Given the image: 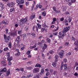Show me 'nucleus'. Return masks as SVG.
<instances>
[{
	"instance_id": "f257e3e1",
	"label": "nucleus",
	"mask_w": 78,
	"mask_h": 78,
	"mask_svg": "<svg viewBox=\"0 0 78 78\" xmlns=\"http://www.w3.org/2000/svg\"><path fill=\"white\" fill-rule=\"evenodd\" d=\"M70 29V27L67 26L66 28H65L63 30V32H60L59 33V35H58V37L59 39H63L64 37L66 36V33L69 31Z\"/></svg>"
},
{
	"instance_id": "f03ea898",
	"label": "nucleus",
	"mask_w": 78,
	"mask_h": 78,
	"mask_svg": "<svg viewBox=\"0 0 78 78\" xmlns=\"http://www.w3.org/2000/svg\"><path fill=\"white\" fill-rule=\"evenodd\" d=\"M63 67V70L64 72L66 71L68 69V67L67 66V65L66 64H65L64 65V62H62L61 65L60 67L61 70H62V69Z\"/></svg>"
},
{
	"instance_id": "7ed1b4c3",
	"label": "nucleus",
	"mask_w": 78,
	"mask_h": 78,
	"mask_svg": "<svg viewBox=\"0 0 78 78\" xmlns=\"http://www.w3.org/2000/svg\"><path fill=\"white\" fill-rule=\"evenodd\" d=\"M4 38L5 42H8L9 41L10 39H11V37H7L5 34L4 35Z\"/></svg>"
},
{
	"instance_id": "20e7f679",
	"label": "nucleus",
	"mask_w": 78,
	"mask_h": 78,
	"mask_svg": "<svg viewBox=\"0 0 78 78\" xmlns=\"http://www.w3.org/2000/svg\"><path fill=\"white\" fill-rule=\"evenodd\" d=\"M28 21V18L27 17L25 18H23L21 19V22L24 24H26V23Z\"/></svg>"
},
{
	"instance_id": "39448f33",
	"label": "nucleus",
	"mask_w": 78,
	"mask_h": 78,
	"mask_svg": "<svg viewBox=\"0 0 78 78\" xmlns=\"http://www.w3.org/2000/svg\"><path fill=\"white\" fill-rule=\"evenodd\" d=\"M6 55L7 56L8 61H12V57H10V55L9 54V53H7Z\"/></svg>"
},
{
	"instance_id": "423d86ee",
	"label": "nucleus",
	"mask_w": 78,
	"mask_h": 78,
	"mask_svg": "<svg viewBox=\"0 0 78 78\" xmlns=\"http://www.w3.org/2000/svg\"><path fill=\"white\" fill-rule=\"evenodd\" d=\"M64 51L63 50H62L59 53V56L60 58H63L64 56Z\"/></svg>"
},
{
	"instance_id": "0eeeda50",
	"label": "nucleus",
	"mask_w": 78,
	"mask_h": 78,
	"mask_svg": "<svg viewBox=\"0 0 78 78\" xmlns=\"http://www.w3.org/2000/svg\"><path fill=\"white\" fill-rule=\"evenodd\" d=\"M39 72V68H35L33 70V73H36Z\"/></svg>"
},
{
	"instance_id": "6e6552de",
	"label": "nucleus",
	"mask_w": 78,
	"mask_h": 78,
	"mask_svg": "<svg viewBox=\"0 0 78 78\" xmlns=\"http://www.w3.org/2000/svg\"><path fill=\"white\" fill-rule=\"evenodd\" d=\"M37 26H36V31H37V32H38L39 29H40V28H41V25L39 23H37Z\"/></svg>"
},
{
	"instance_id": "1a4fd4ad",
	"label": "nucleus",
	"mask_w": 78,
	"mask_h": 78,
	"mask_svg": "<svg viewBox=\"0 0 78 78\" xmlns=\"http://www.w3.org/2000/svg\"><path fill=\"white\" fill-rule=\"evenodd\" d=\"M37 46V44H35V45L34 46H30V49H33V48H34V50L37 51V48H36V47Z\"/></svg>"
},
{
	"instance_id": "9d476101",
	"label": "nucleus",
	"mask_w": 78,
	"mask_h": 78,
	"mask_svg": "<svg viewBox=\"0 0 78 78\" xmlns=\"http://www.w3.org/2000/svg\"><path fill=\"white\" fill-rule=\"evenodd\" d=\"M39 7V8H41L42 7V6L41 5H40V4H37L36 5V7L34 9V10H36V9H37Z\"/></svg>"
},
{
	"instance_id": "9b49d317",
	"label": "nucleus",
	"mask_w": 78,
	"mask_h": 78,
	"mask_svg": "<svg viewBox=\"0 0 78 78\" xmlns=\"http://www.w3.org/2000/svg\"><path fill=\"white\" fill-rule=\"evenodd\" d=\"M18 4H23L24 3V0H19L17 2Z\"/></svg>"
},
{
	"instance_id": "f8f14e48",
	"label": "nucleus",
	"mask_w": 78,
	"mask_h": 78,
	"mask_svg": "<svg viewBox=\"0 0 78 78\" xmlns=\"http://www.w3.org/2000/svg\"><path fill=\"white\" fill-rule=\"evenodd\" d=\"M2 23H4V24H5L6 25H7V24H8L9 22L8 21V20H4L3 21Z\"/></svg>"
},
{
	"instance_id": "ddd939ff",
	"label": "nucleus",
	"mask_w": 78,
	"mask_h": 78,
	"mask_svg": "<svg viewBox=\"0 0 78 78\" xmlns=\"http://www.w3.org/2000/svg\"><path fill=\"white\" fill-rule=\"evenodd\" d=\"M44 46L42 48V50L43 51H44L45 50V49H46V48H47V47H48V46H47V44H44Z\"/></svg>"
},
{
	"instance_id": "4468645a",
	"label": "nucleus",
	"mask_w": 78,
	"mask_h": 78,
	"mask_svg": "<svg viewBox=\"0 0 78 78\" xmlns=\"http://www.w3.org/2000/svg\"><path fill=\"white\" fill-rule=\"evenodd\" d=\"M35 17H36V15H34V13H32V15L30 17V18L31 19V20H33V19H34Z\"/></svg>"
},
{
	"instance_id": "2eb2a0df",
	"label": "nucleus",
	"mask_w": 78,
	"mask_h": 78,
	"mask_svg": "<svg viewBox=\"0 0 78 78\" xmlns=\"http://www.w3.org/2000/svg\"><path fill=\"white\" fill-rule=\"evenodd\" d=\"M3 6H4V5H3V3L0 2V7H1L2 9H4Z\"/></svg>"
},
{
	"instance_id": "dca6fc26",
	"label": "nucleus",
	"mask_w": 78,
	"mask_h": 78,
	"mask_svg": "<svg viewBox=\"0 0 78 78\" xmlns=\"http://www.w3.org/2000/svg\"><path fill=\"white\" fill-rule=\"evenodd\" d=\"M26 68L27 70H31L33 69V67L31 66H30L29 67H26Z\"/></svg>"
},
{
	"instance_id": "f3484780",
	"label": "nucleus",
	"mask_w": 78,
	"mask_h": 78,
	"mask_svg": "<svg viewBox=\"0 0 78 78\" xmlns=\"http://www.w3.org/2000/svg\"><path fill=\"white\" fill-rule=\"evenodd\" d=\"M33 78H40L39 77V74L38 73L36 74V76H34Z\"/></svg>"
},
{
	"instance_id": "a211bd4d",
	"label": "nucleus",
	"mask_w": 78,
	"mask_h": 78,
	"mask_svg": "<svg viewBox=\"0 0 78 78\" xmlns=\"http://www.w3.org/2000/svg\"><path fill=\"white\" fill-rule=\"evenodd\" d=\"M14 2H11V3H10V8H12L13 7V6H14Z\"/></svg>"
},
{
	"instance_id": "6ab92c4d",
	"label": "nucleus",
	"mask_w": 78,
	"mask_h": 78,
	"mask_svg": "<svg viewBox=\"0 0 78 78\" xmlns=\"http://www.w3.org/2000/svg\"><path fill=\"white\" fill-rule=\"evenodd\" d=\"M35 67H39L40 68V67H41V65L39 63H37L36 64V65L35 66Z\"/></svg>"
},
{
	"instance_id": "aec40b11",
	"label": "nucleus",
	"mask_w": 78,
	"mask_h": 78,
	"mask_svg": "<svg viewBox=\"0 0 78 78\" xmlns=\"http://www.w3.org/2000/svg\"><path fill=\"white\" fill-rule=\"evenodd\" d=\"M58 73V72L56 71H55L53 73V75H55V76H57Z\"/></svg>"
},
{
	"instance_id": "412c9836",
	"label": "nucleus",
	"mask_w": 78,
	"mask_h": 78,
	"mask_svg": "<svg viewBox=\"0 0 78 78\" xmlns=\"http://www.w3.org/2000/svg\"><path fill=\"white\" fill-rule=\"evenodd\" d=\"M53 37V35L52 34V33H50L49 34V38H51V37Z\"/></svg>"
},
{
	"instance_id": "4be33fe9",
	"label": "nucleus",
	"mask_w": 78,
	"mask_h": 78,
	"mask_svg": "<svg viewBox=\"0 0 78 78\" xmlns=\"http://www.w3.org/2000/svg\"><path fill=\"white\" fill-rule=\"evenodd\" d=\"M44 69H41V73H40V75H41V73H44Z\"/></svg>"
},
{
	"instance_id": "5701e85b",
	"label": "nucleus",
	"mask_w": 78,
	"mask_h": 78,
	"mask_svg": "<svg viewBox=\"0 0 78 78\" xmlns=\"http://www.w3.org/2000/svg\"><path fill=\"white\" fill-rule=\"evenodd\" d=\"M6 70V68H4L3 69L1 70V72H5Z\"/></svg>"
},
{
	"instance_id": "b1692460",
	"label": "nucleus",
	"mask_w": 78,
	"mask_h": 78,
	"mask_svg": "<svg viewBox=\"0 0 78 78\" xmlns=\"http://www.w3.org/2000/svg\"><path fill=\"white\" fill-rule=\"evenodd\" d=\"M6 73L7 76H8L10 74V70H8V71H6Z\"/></svg>"
},
{
	"instance_id": "393cba45",
	"label": "nucleus",
	"mask_w": 78,
	"mask_h": 78,
	"mask_svg": "<svg viewBox=\"0 0 78 78\" xmlns=\"http://www.w3.org/2000/svg\"><path fill=\"white\" fill-rule=\"evenodd\" d=\"M14 11H15V9L14 8H11L10 9V12H13Z\"/></svg>"
},
{
	"instance_id": "a878e982",
	"label": "nucleus",
	"mask_w": 78,
	"mask_h": 78,
	"mask_svg": "<svg viewBox=\"0 0 78 78\" xmlns=\"http://www.w3.org/2000/svg\"><path fill=\"white\" fill-rule=\"evenodd\" d=\"M52 65L53 66V67H56V65H57V64H56L55 62H53Z\"/></svg>"
},
{
	"instance_id": "bb28decb",
	"label": "nucleus",
	"mask_w": 78,
	"mask_h": 78,
	"mask_svg": "<svg viewBox=\"0 0 78 78\" xmlns=\"http://www.w3.org/2000/svg\"><path fill=\"white\" fill-rule=\"evenodd\" d=\"M16 41L17 42V43L18 44V46H20V44H19V40H17V39L16 38Z\"/></svg>"
},
{
	"instance_id": "cd10ccee",
	"label": "nucleus",
	"mask_w": 78,
	"mask_h": 78,
	"mask_svg": "<svg viewBox=\"0 0 78 78\" xmlns=\"http://www.w3.org/2000/svg\"><path fill=\"white\" fill-rule=\"evenodd\" d=\"M20 55V52H17L16 54H15V55L16 56H19V55Z\"/></svg>"
},
{
	"instance_id": "c85d7f7f",
	"label": "nucleus",
	"mask_w": 78,
	"mask_h": 78,
	"mask_svg": "<svg viewBox=\"0 0 78 78\" xmlns=\"http://www.w3.org/2000/svg\"><path fill=\"white\" fill-rule=\"evenodd\" d=\"M11 35H12V36H14L15 35H16L17 34V33L16 32V31L14 32H12L11 34Z\"/></svg>"
},
{
	"instance_id": "c756f323",
	"label": "nucleus",
	"mask_w": 78,
	"mask_h": 78,
	"mask_svg": "<svg viewBox=\"0 0 78 78\" xmlns=\"http://www.w3.org/2000/svg\"><path fill=\"white\" fill-rule=\"evenodd\" d=\"M47 42H48V43H50V42L51 41L50 40V38H48L46 40Z\"/></svg>"
},
{
	"instance_id": "7c9ffc66",
	"label": "nucleus",
	"mask_w": 78,
	"mask_h": 78,
	"mask_svg": "<svg viewBox=\"0 0 78 78\" xmlns=\"http://www.w3.org/2000/svg\"><path fill=\"white\" fill-rule=\"evenodd\" d=\"M74 44L75 45H78V40H77L74 42Z\"/></svg>"
},
{
	"instance_id": "2f4dec72",
	"label": "nucleus",
	"mask_w": 78,
	"mask_h": 78,
	"mask_svg": "<svg viewBox=\"0 0 78 78\" xmlns=\"http://www.w3.org/2000/svg\"><path fill=\"white\" fill-rule=\"evenodd\" d=\"M33 76V75H32V74H30V75H27L26 76V78H29L30 77H31V76Z\"/></svg>"
},
{
	"instance_id": "473e14b6",
	"label": "nucleus",
	"mask_w": 78,
	"mask_h": 78,
	"mask_svg": "<svg viewBox=\"0 0 78 78\" xmlns=\"http://www.w3.org/2000/svg\"><path fill=\"white\" fill-rule=\"evenodd\" d=\"M42 14L43 16H45L46 15V12L44 11L42 12Z\"/></svg>"
},
{
	"instance_id": "72a5a7b5",
	"label": "nucleus",
	"mask_w": 78,
	"mask_h": 78,
	"mask_svg": "<svg viewBox=\"0 0 78 78\" xmlns=\"http://www.w3.org/2000/svg\"><path fill=\"white\" fill-rule=\"evenodd\" d=\"M22 30H18V34H20L22 33Z\"/></svg>"
},
{
	"instance_id": "f704fd0d",
	"label": "nucleus",
	"mask_w": 78,
	"mask_h": 78,
	"mask_svg": "<svg viewBox=\"0 0 78 78\" xmlns=\"http://www.w3.org/2000/svg\"><path fill=\"white\" fill-rule=\"evenodd\" d=\"M49 52L50 54H53L54 53V51H53V50H51L49 51Z\"/></svg>"
},
{
	"instance_id": "c9c22d12",
	"label": "nucleus",
	"mask_w": 78,
	"mask_h": 78,
	"mask_svg": "<svg viewBox=\"0 0 78 78\" xmlns=\"http://www.w3.org/2000/svg\"><path fill=\"white\" fill-rule=\"evenodd\" d=\"M52 9H53L54 11H55V12H56L57 10H56V8L55 7H53Z\"/></svg>"
},
{
	"instance_id": "e433bc0d",
	"label": "nucleus",
	"mask_w": 78,
	"mask_h": 78,
	"mask_svg": "<svg viewBox=\"0 0 78 78\" xmlns=\"http://www.w3.org/2000/svg\"><path fill=\"white\" fill-rule=\"evenodd\" d=\"M23 23L20 22L19 23L18 25L19 26H20L21 27V26H22V25H23Z\"/></svg>"
},
{
	"instance_id": "4c0bfd02",
	"label": "nucleus",
	"mask_w": 78,
	"mask_h": 78,
	"mask_svg": "<svg viewBox=\"0 0 78 78\" xmlns=\"http://www.w3.org/2000/svg\"><path fill=\"white\" fill-rule=\"evenodd\" d=\"M33 64V62L32 61H30V62H28L27 63V64Z\"/></svg>"
},
{
	"instance_id": "58836bf2",
	"label": "nucleus",
	"mask_w": 78,
	"mask_h": 78,
	"mask_svg": "<svg viewBox=\"0 0 78 78\" xmlns=\"http://www.w3.org/2000/svg\"><path fill=\"white\" fill-rule=\"evenodd\" d=\"M68 21L69 23H70V22L72 21V18L71 17H69V18L68 19Z\"/></svg>"
},
{
	"instance_id": "ea45409f",
	"label": "nucleus",
	"mask_w": 78,
	"mask_h": 78,
	"mask_svg": "<svg viewBox=\"0 0 78 78\" xmlns=\"http://www.w3.org/2000/svg\"><path fill=\"white\" fill-rule=\"evenodd\" d=\"M63 61L65 63H66L67 62V59L66 58H64L63 59Z\"/></svg>"
},
{
	"instance_id": "a19ab883",
	"label": "nucleus",
	"mask_w": 78,
	"mask_h": 78,
	"mask_svg": "<svg viewBox=\"0 0 78 78\" xmlns=\"http://www.w3.org/2000/svg\"><path fill=\"white\" fill-rule=\"evenodd\" d=\"M71 3H75V2H76V0H71Z\"/></svg>"
},
{
	"instance_id": "79ce46f5",
	"label": "nucleus",
	"mask_w": 78,
	"mask_h": 78,
	"mask_svg": "<svg viewBox=\"0 0 78 78\" xmlns=\"http://www.w3.org/2000/svg\"><path fill=\"white\" fill-rule=\"evenodd\" d=\"M5 31H6V34H8V32L9 31V30H8V29L7 28H5Z\"/></svg>"
},
{
	"instance_id": "37998d69",
	"label": "nucleus",
	"mask_w": 78,
	"mask_h": 78,
	"mask_svg": "<svg viewBox=\"0 0 78 78\" xmlns=\"http://www.w3.org/2000/svg\"><path fill=\"white\" fill-rule=\"evenodd\" d=\"M58 58H59V56L57 55H55V59H58Z\"/></svg>"
},
{
	"instance_id": "c03bdc74",
	"label": "nucleus",
	"mask_w": 78,
	"mask_h": 78,
	"mask_svg": "<svg viewBox=\"0 0 78 78\" xmlns=\"http://www.w3.org/2000/svg\"><path fill=\"white\" fill-rule=\"evenodd\" d=\"M8 48L6 47L4 49V51H7V50H8Z\"/></svg>"
},
{
	"instance_id": "a18cd8bd",
	"label": "nucleus",
	"mask_w": 78,
	"mask_h": 78,
	"mask_svg": "<svg viewBox=\"0 0 78 78\" xmlns=\"http://www.w3.org/2000/svg\"><path fill=\"white\" fill-rule=\"evenodd\" d=\"M27 37V35L26 34H23V38L24 39V38H26Z\"/></svg>"
},
{
	"instance_id": "49530a36",
	"label": "nucleus",
	"mask_w": 78,
	"mask_h": 78,
	"mask_svg": "<svg viewBox=\"0 0 78 78\" xmlns=\"http://www.w3.org/2000/svg\"><path fill=\"white\" fill-rule=\"evenodd\" d=\"M65 45H66V46H67L69 45V42H67L65 43Z\"/></svg>"
},
{
	"instance_id": "de8ad7c7",
	"label": "nucleus",
	"mask_w": 78,
	"mask_h": 78,
	"mask_svg": "<svg viewBox=\"0 0 78 78\" xmlns=\"http://www.w3.org/2000/svg\"><path fill=\"white\" fill-rule=\"evenodd\" d=\"M30 53H31V52L30 51H28L27 52V55H30Z\"/></svg>"
},
{
	"instance_id": "09e8293b",
	"label": "nucleus",
	"mask_w": 78,
	"mask_h": 78,
	"mask_svg": "<svg viewBox=\"0 0 78 78\" xmlns=\"http://www.w3.org/2000/svg\"><path fill=\"white\" fill-rule=\"evenodd\" d=\"M75 39H76L73 36L72 37V41H75Z\"/></svg>"
},
{
	"instance_id": "8fccbe9b",
	"label": "nucleus",
	"mask_w": 78,
	"mask_h": 78,
	"mask_svg": "<svg viewBox=\"0 0 78 78\" xmlns=\"http://www.w3.org/2000/svg\"><path fill=\"white\" fill-rule=\"evenodd\" d=\"M29 5V2H26V6H28Z\"/></svg>"
},
{
	"instance_id": "3c124183",
	"label": "nucleus",
	"mask_w": 78,
	"mask_h": 78,
	"mask_svg": "<svg viewBox=\"0 0 78 78\" xmlns=\"http://www.w3.org/2000/svg\"><path fill=\"white\" fill-rule=\"evenodd\" d=\"M9 48H11V43L9 44Z\"/></svg>"
},
{
	"instance_id": "603ef678",
	"label": "nucleus",
	"mask_w": 78,
	"mask_h": 78,
	"mask_svg": "<svg viewBox=\"0 0 78 78\" xmlns=\"http://www.w3.org/2000/svg\"><path fill=\"white\" fill-rule=\"evenodd\" d=\"M24 49H25V47H23L20 49V51H22V50H24Z\"/></svg>"
},
{
	"instance_id": "864d4df0",
	"label": "nucleus",
	"mask_w": 78,
	"mask_h": 78,
	"mask_svg": "<svg viewBox=\"0 0 78 78\" xmlns=\"http://www.w3.org/2000/svg\"><path fill=\"white\" fill-rule=\"evenodd\" d=\"M20 70L22 72H23V71H24V68H20Z\"/></svg>"
},
{
	"instance_id": "5fc2aeb1",
	"label": "nucleus",
	"mask_w": 78,
	"mask_h": 78,
	"mask_svg": "<svg viewBox=\"0 0 78 78\" xmlns=\"http://www.w3.org/2000/svg\"><path fill=\"white\" fill-rule=\"evenodd\" d=\"M6 62V61H2V64H5Z\"/></svg>"
},
{
	"instance_id": "6e6d98bb",
	"label": "nucleus",
	"mask_w": 78,
	"mask_h": 78,
	"mask_svg": "<svg viewBox=\"0 0 78 78\" xmlns=\"http://www.w3.org/2000/svg\"><path fill=\"white\" fill-rule=\"evenodd\" d=\"M58 58H55V62H58Z\"/></svg>"
},
{
	"instance_id": "4d7b16f0",
	"label": "nucleus",
	"mask_w": 78,
	"mask_h": 78,
	"mask_svg": "<svg viewBox=\"0 0 78 78\" xmlns=\"http://www.w3.org/2000/svg\"><path fill=\"white\" fill-rule=\"evenodd\" d=\"M53 35L54 36H57V34H58V33L57 32H55L53 33Z\"/></svg>"
},
{
	"instance_id": "13d9d810",
	"label": "nucleus",
	"mask_w": 78,
	"mask_h": 78,
	"mask_svg": "<svg viewBox=\"0 0 78 78\" xmlns=\"http://www.w3.org/2000/svg\"><path fill=\"white\" fill-rule=\"evenodd\" d=\"M19 6L20 8H21L22 9L23 8H22V7H23V5H20L19 4Z\"/></svg>"
},
{
	"instance_id": "bf43d9fd",
	"label": "nucleus",
	"mask_w": 78,
	"mask_h": 78,
	"mask_svg": "<svg viewBox=\"0 0 78 78\" xmlns=\"http://www.w3.org/2000/svg\"><path fill=\"white\" fill-rule=\"evenodd\" d=\"M42 26L43 27H47V26H46V24L44 23V24H43L42 25Z\"/></svg>"
},
{
	"instance_id": "052dcab7",
	"label": "nucleus",
	"mask_w": 78,
	"mask_h": 78,
	"mask_svg": "<svg viewBox=\"0 0 78 78\" xmlns=\"http://www.w3.org/2000/svg\"><path fill=\"white\" fill-rule=\"evenodd\" d=\"M74 75L76 76H78V74H77L76 73H75Z\"/></svg>"
},
{
	"instance_id": "680f3d73",
	"label": "nucleus",
	"mask_w": 78,
	"mask_h": 78,
	"mask_svg": "<svg viewBox=\"0 0 78 78\" xmlns=\"http://www.w3.org/2000/svg\"><path fill=\"white\" fill-rule=\"evenodd\" d=\"M49 72H47L46 74V76H48V75H49Z\"/></svg>"
},
{
	"instance_id": "e2e57ef3",
	"label": "nucleus",
	"mask_w": 78,
	"mask_h": 78,
	"mask_svg": "<svg viewBox=\"0 0 78 78\" xmlns=\"http://www.w3.org/2000/svg\"><path fill=\"white\" fill-rule=\"evenodd\" d=\"M44 30H45V28H41V31H42V32H44Z\"/></svg>"
},
{
	"instance_id": "0e129e2a",
	"label": "nucleus",
	"mask_w": 78,
	"mask_h": 78,
	"mask_svg": "<svg viewBox=\"0 0 78 78\" xmlns=\"http://www.w3.org/2000/svg\"><path fill=\"white\" fill-rule=\"evenodd\" d=\"M71 55V52H68L67 54V56H68V55Z\"/></svg>"
},
{
	"instance_id": "69168bd1",
	"label": "nucleus",
	"mask_w": 78,
	"mask_h": 78,
	"mask_svg": "<svg viewBox=\"0 0 78 78\" xmlns=\"http://www.w3.org/2000/svg\"><path fill=\"white\" fill-rule=\"evenodd\" d=\"M11 64H12V62H11L10 61L9 62L8 64L9 65V66H11Z\"/></svg>"
},
{
	"instance_id": "338daca9",
	"label": "nucleus",
	"mask_w": 78,
	"mask_h": 78,
	"mask_svg": "<svg viewBox=\"0 0 78 78\" xmlns=\"http://www.w3.org/2000/svg\"><path fill=\"white\" fill-rule=\"evenodd\" d=\"M31 35L32 36H36V34H34V33H32L31 34Z\"/></svg>"
},
{
	"instance_id": "774afa93",
	"label": "nucleus",
	"mask_w": 78,
	"mask_h": 78,
	"mask_svg": "<svg viewBox=\"0 0 78 78\" xmlns=\"http://www.w3.org/2000/svg\"><path fill=\"white\" fill-rule=\"evenodd\" d=\"M21 78H27V77H26L25 76H22Z\"/></svg>"
}]
</instances>
